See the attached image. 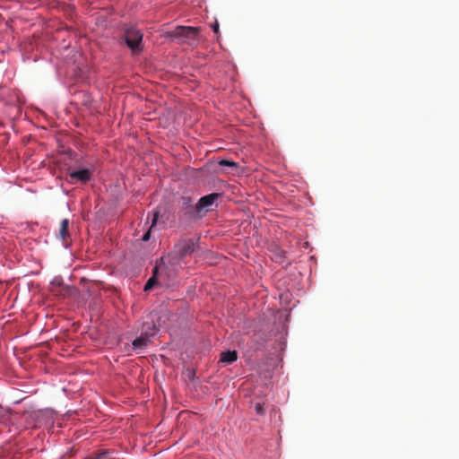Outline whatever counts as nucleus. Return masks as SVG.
<instances>
[{
  "mask_svg": "<svg viewBox=\"0 0 459 459\" xmlns=\"http://www.w3.org/2000/svg\"><path fill=\"white\" fill-rule=\"evenodd\" d=\"M123 39L126 47L133 55H139L143 51V33L134 24L126 23L122 27Z\"/></svg>",
  "mask_w": 459,
  "mask_h": 459,
  "instance_id": "f257e3e1",
  "label": "nucleus"
},
{
  "mask_svg": "<svg viewBox=\"0 0 459 459\" xmlns=\"http://www.w3.org/2000/svg\"><path fill=\"white\" fill-rule=\"evenodd\" d=\"M159 332V327L155 325L153 320L151 322L146 321L143 324V331L140 336L136 337L132 342L134 350L142 351L147 348L151 342V338L155 336Z\"/></svg>",
  "mask_w": 459,
  "mask_h": 459,
  "instance_id": "f03ea898",
  "label": "nucleus"
},
{
  "mask_svg": "<svg viewBox=\"0 0 459 459\" xmlns=\"http://www.w3.org/2000/svg\"><path fill=\"white\" fill-rule=\"evenodd\" d=\"M200 36V28L193 26H177L171 32L172 39L184 43L187 40L198 41Z\"/></svg>",
  "mask_w": 459,
  "mask_h": 459,
  "instance_id": "7ed1b4c3",
  "label": "nucleus"
},
{
  "mask_svg": "<svg viewBox=\"0 0 459 459\" xmlns=\"http://www.w3.org/2000/svg\"><path fill=\"white\" fill-rule=\"evenodd\" d=\"M198 247L199 238H180L174 245L173 253L177 257L182 259L193 254Z\"/></svg>",
  "mask_w": 459,
  "mask_h": 459,
  "instance_id": "20e7f679",
  "label": "nucleus"
},
{
  "mask_svg": "<svg viewBox=\"0 0 459 459\" xmlns=\"http://www.w3.org/2000/svg\"><path fill=\"white\" fill-rule=\"evenodd\" d=\"M201 215L196 204L193 206L180 207L178 212V220L180 226L187 227L201 220Z\"/></svg>",
  "mask_w": 459,
  "mask_h": 459,
  "instance_id": "39448f33",
  "label": "nucleus"
},
{
  "mask_svg": "<svg viewBox=\"0 0 459 459\" xmlns=\"http://www.w3.org/2000/svg\"><path fill=\"white\" fill-rule=\"evenodd\" d=\"M154 267H159V279L162 287H170L176 277V272L165 263L163 257L158 259Z\"/></svg>",
  "mask_w": 459,
  "mask_h": 459,
  "instance_id": "423d86ee",
  "label": "nucleus"
},
{
  "mask_svg": "<svg viewBox=\"0 0 459 459\" xmlns=\"http://www.w3.org/2000/svg\"><path fill=\"white\" fill-rule=\"evenodd\" d=\"M220 195L218 193H212L202 196L196 205L203 217L205 216L206 212L212 210V207L219 199Z\"/></svg>",
  "mask_w": 459,
  "mask_h": 459,
  "instance_id": "0eeeda50",
  "label": "nucleus"
},
{
  "mask_svg": "<svg viewBox=\"0 0 459 459\" xmlns=\"http://www.w3.org/2000/svg\"><path fill=\"white\" fill-rule=\"evenodd\" d=\"M69 177L72 179H75L82 183H86L91 180V173L89 169L82 168V169H75V170L69 172Z\"/></svg>",
  "mask_w": 459,
  "mask_h": 459,
  "instance_id": "6e6552de",
  "label": "nucleus"
},
{
  "mask_svg": "<svg viewBox=\"0 0 459 459\" xmlns=\"http://www.w3.org/2000/svg\"><path fill=\"white\" fill-rule=\"evenodd\" d=\"M154 286H161L160 280L159 279V267H153L152 276L147 280L143 290L150 291Z\"/></svg>",
  "mask_w": 459,
  "mask_h": 459,
  "instance_id": "1a4fd4ad",
  "label": "nucleus"
},
{
  "mask_svg": "<svg viewBox=\"0 0 459 459\" xmlns=\"http://www.w3.org/2000/svg\"><path fill=\"white\" fill-rule=\"evenodd\" d=\"M238 358V356L237 351L228 350V351L221 352L219 362L226 364V365H230V364H232L233 362L237 361Z\"/></svg>",
  "mask_w": 459,
  "mask_h": 459,
  "instance_id": "9d476101",
  "label": "nucleus"
},
{
  "mask_svg": "<svg viewBox=\"0 0 459 459\" xmlns=\"http://www.w3.org/2000/svg\"><path fill=\"white\" fill-rule=\"evenodd\" d=\"M75 99L80 100L85 107H91L92 103V97L90 92L86 91H78L75 92Z\"/></svg>",
  "mask_w": 459,
  "mask_h": 459,
  "instance_id": "9b49d317",
  "label": "nucleus"
},
{
  "mask_svg": "<svg viewBox=\"0 0 459 459\" xmlns=\"http://www.w3.org/2000/svg\"><path fill=\"white\" fill-rule=\"evenodd\" d=\"M158 217H159V212H154L153 218H152V225L150 226V228L141 237V240L143 242H147V241L150 240L151 235H152V228L156 225V223L158 221Z\"/></svg>",
  "mask_w": 459,
  "mask_h": 459,
  "instance_id": "f8f14e48",
  "label": "nucleus"
},
{
  "mask_svg": "<svg viewBox=\"0 0 459 459\" xmlns=\"http://www.w3.org/2000/svg\"><path fill=\"white\" fill-rule=\"evenodd\" d=\"M68 220L63 219L61 221L60 229H59V236L62 239H65L66 236L68 235L67 228H68Z\"/></svg>",
  "mask_w": 459,
  "mask_h": 459,
  "instance_id": "ddd939ff",
  "label": "nucleus"
},
{
  "mask_svg": "<svg viewBox=\"0 0 459 459\" xmlns=\"http://www.w3.org/2000/svg\"><path fill=\"white\" fill-rule=\"evenodd\" d=\"M9 420V412L0 405V424H5Z\"/></svg>",
  "mask_w": 459,
  "mask_h": 459,
  "instance_id": "4468645a",
  "label": "nucleus"
},
{
  "mask_svg": "<svg viewBox=\"0 0 459 459\" xmlns=\"http://www.w3.org/2000/svg\"><path fill=\"white\" fill-rule=\"evenodd\" d=\"M219 165L221 167L238 168V163L230 160H221Z\"/></svg>",
  "mask_w": 459,
  "mask_h": 459,
  "instance_id": "2eb2a0df",
  "label": "nucleus"
},
{
  "mask_svg": "<svg viewBox=\"0 0 459 459\" xmlns=\"http://www.w3.org/2000/svg\"><path fill=\"white\" fill-rule=\"evenodd\" d=\"M255 411L258 415H264L265 413L264 403H256L255 405Z\"/></svg>",
  "mask_w": 459,
  "mask_h": 459,
  "instance_id": "dca6fc26",
  "label": "nucleus"
},
{
  "mask_svg": "<svg viewBox=\"0 0 459 459\" xmlns=\"http://www.w3.org/2000/svg\"><path fill=\"white\" fill-rule=\"evenodd\" d=\"M192 200L190 197H182L181 199V207L193 206Z\"/></svg>",
  "mask_w": 459,
  "mask_h": 459,
  "instance_id": "f3484780",
  "label": "nucleus"
},
{
  "mask_svg": "<svg viewBox=\"0 0 459 459\" xmlns=\"http://www.w3.org/2000/svg\"><path fill=\"white\" fill-rule=\"evenodd\" d=\"M212 29L214 31V33L219 32V23L217 21L212 25Z\"/></svg>",
  "mask_w": 459,
  "mask_h": 459,
  "instance_id": "a211bd4d",
  "label": "nucleus"
},
{
  "mask_svg": "<svg viewBox=\"0 0 459 459\" xmlns=\"http://www.w3.org/2000/svg\"><path fill=\"white\" fill-rule=\"evenodd\" d=\"M29 3H34L35 0H26Z\"/></svg>",
  "mask_w": 459,
  "mask_h": 459,
  "instance_id": "6ab92c4d",
  "label": "nucleus"
},
{
  "mask_svg": "<svg viewBox=\"0 0 459 459\" xmlns=\"http://www.w3.org/2000/svg\"><path fill=\"white\" fill-rule=\"evenodd\" d=\"M50 420H51V422L53 423L54 419H53V417H52V416H50Z\"/></svg>",
  "mask_w": 459,
  "mask_h": 459,
  "instance_id": "aec40b11",
  "label": "nucleus"
},
{
  "mask_svg": "<svg viewBox=\"0 0 459 459\" xmlns=\"http://www.w3.org/2000/svg\"><path fill=\"white\" fill-rule=\"evenodd\" d=\"M45 414L48 416V414H50V412L47 411L45 412Z\"/></svg>",
  "mask_w": 459,
  "mask_h": 459,
  "instance_id": "412c9836",
  "label": "nucleus"
}]
</instances>
